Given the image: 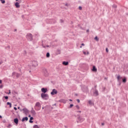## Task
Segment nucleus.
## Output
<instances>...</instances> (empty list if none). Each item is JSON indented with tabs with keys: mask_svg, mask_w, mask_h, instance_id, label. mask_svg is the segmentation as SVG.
<instances>
[{
	"mask_svg": "<svg viewBox=\"0 0 128 128\" xmlns=\"http://www.w3.org/2000/svg\"><path fill=\"white\" fill-rule=\"evenodd\" d=\"M34 108L36 110H40L42 108V105L40 102H36Z\"/></svg>",
	"mask_w": 128,
	"mask_h": 128,
	"instance_id": "obj_1",
	"label": "nucleus"
},
{
	"mask_svg": "<svg viewBox=\"0 0 128 128\" xmlns=\"http://www.w3.org/2000/svg\"><path fill=\"white\" fill-rule=\"evenodd\" d=\"M41 98H43V100H48V94H46L42 93L41 94Z\"/></svg>",
	"mask_w": 128,
	"mask_h": 128,
	"instance_id": "obj_2",
	"label": "nucleus"
},
{
	"mask_svg": "<svg viewBox=\"0 0 128 128\" xmlns=\"http://www.w3.org/2000/svg\"><path fill=\"white\" fill-rule=\"evenodd\" d=\"M26 38L30 42L32 40V34H28L26 36Z\"/></svg>",
	"mask_w": 128,
	"mask_h": 128,
	"instance_id": "obj_3",
	"label": "nucleus"
},
{
	"mask_svg": "<svg viewBox=\"0 0 128 128\" xmlns=\"http://www.w3.org/2000/svg\"><path fill=\"white\" fill-rule=\"evenodd\" d=\"M82 90L84 92H88V86H84L82 88Z\"/></svg>",
	"mask_w": 128,
	"mask_h": 128,
	"instance_id": "obj_4",
	"label": "nucleus"
},
{
	"mask_svg": "<svg viewBox=\"0 0 128 128\" xmlns=\"http://www.w3.org/2000/svg\"><path fill=\"white\" fill-rule=\"evenodd\" d=\"M58 94V90L56 89H53L52 90V92H50V94L52 96H54V94Z\"/></svg>",
	"mask_w": 128,
	"mask_h": 128,
	"instance_id": "obj_5",
	"label": "nucleus"
},
{
	"mask_svg": "<svg viewBox=\"0 0 128 128\" xmlns=\"http://www.w3.org/2000/svg\"><path fill=\"white\" fill-rule=\"evenodd\" d=\"M94 96H98V91L96 89H95L94 92Z\"/></svg>",
	"mask_w": 128,
	"mask_h": 128,
	"instance_id": "obj_6",
	"label": "nucleus"
},
{
	"mask_svg": "<svg viewBox=\"0 0 128 128\" xmlns=\"http://www.w3.org/2000/svg\"><path fill=\"white\" fill-rule=\"evenodd\" d=\"M43 72L45 76H48V70H46V69H44Z\"/></svg>",
	"mask_w": 128,
	"mask_h": 128,
	"instance_id": "obj_7",
	"label": "nucleus"
},
{
	"mask_svg": "<svg viewBox=\"0 0 128 128\" xmlns=\"http://www.w3.org/2000/svg\"><path fill=\"white\" fill-rule=\"evenodd\" d=\"M41 91L42 92H44L43 94H46V92H48V88H42L41 89Z\"/></svg>",
	"mask_w": 128,
	"mask_h": 128,
	"instance_id": "obj_8",
	"label": "nucleus"
},
{
	"mask_svg": "<svg viewBox=\"0 0 128 128\" xmlns=\"http://www.w3.org/2000/svg\"><path fill=\"white\" fill-rule=\"evenodd\" d=\"M78 120H80V122H84V118H82L80 117V116H79L78 117Z\"/></svg>",
	"mask_w": 128,
	"mask_h": 128,
	"instance_id": "obj_9",
	"label": "nucleus"
},
{
	"mask_svg": "<svg viewBox=\"0 0 128 128\" xmlns=\"http://www.w3.org/2000/svg\"><path fill=\"white\" fill-rule=\"evenodd\" d=\"M24 120H26V122H28V118L26 116L23 118L22 119V122H24Z\"/></svg>",
	"mask_w": 128,
	"mask_h": 128,
	"instance_id": "obj_10",
	"label": "nucleus"
},
{
	"mask_svg": "<svg viewBox=\"0 0 128 128\" xmlns=\"http://www.w3.org/2000/svg\"><path fill=\"white\" fill-rule=\"evenodd\" d=\"M92 70V72H98V69H96V66H93Z\"/></svg>",
	"mask_w": 128,
	"mask_h": 128,
	"instance_id": "obj_11",
	"label": "nucleus"
},
{
	"mask_svg": "<svg viewBox=\"0 0 128 128\" xmlns=\"http://www.w3.org/2000/svg\"><path fill=\"white\" fill-rule=\"evenodd\" d=\"M14 122L16 124H18V118H16L14 119Z\"/></svg>",
	"mask_w": 128,
	"mask_h": 128,
	"instance_id": "obj_12",
	"label": "nucleus"
},
{
	"mask_svg": "<svg viewBox=\"0 0 128 128\" xmlns=\"http://www.w3.org/2000/svg\"><path fill=\"white\" fill-rule=\"evenodd\" d=\"M15 6H16V8H20V3L18 2H16V3H15Z\"/></svg>",
	"mask_w": 128,
	"mask_h": 128,
	"instance_id": "obj_13",
	"label": "nucleus"
},
{
	"mask_svg": "<svg viewBox=\"0 0 128 128\" xmlns=\"http://www.w3.org/2000/svg\"><path fill=\"white\" fill-rule=\"evenodd\" d=\"M23 112H24V114H28V109L24 108L22 109Z\"/></svg>",
	"mask_w": 128,
	"mask_h": 128,
	"instance_id": "obj_14",
	"label": "nucleus"
},
{
	"mask_svg": "<svg viewBox=\"0 0 128 128\" xmlns=\"http://www.w3.org/2000/svg\"><path fill=\"white\" fill-rule=\"evenodd\" d=\"M62 64H64V66H68V62L64 61L62 62Z\"/></svg>",
	"mask_w": 128,
	"mask_h": 128,
	"instance_id": "obj_15",
	"label": "nucleus"
},
{
	"mask_svg": "<svg viewBox=\"0 0 128 128\" xmlns=\"http://www.w3.org/2000/svg\"><path fill=\"white\" fill-rule=\"evenodd\" d=\"M30 112H31V113H32V114H34V116L36 115V111H34V108H32Z\"/></svg>",
	"mask_w": 128,
	"mask_h": 128,
	"instance_id": "obj_16",
	"label": "nucleus"
},
{
	"mask_svg": "<svg viewBox=\"0 0 128 128\" xmlns=\"http://www.w3.org/2000/svg\"><path fill=\"white\" fill-rule=\"evenodd\" d=\"M120 78H122L120 77V76H117V79H118V82H120Z\"/></svg>",
	"mask_w": 128,
	"mask_h": 128,
	"instance_id": "obj_17",
	"label": "nucleus"
},
{
	"mask_svg": "<svg viewBox=\"0 0 128 128\" xmlns=\"http://www.w3.org/2000/svg\"><path fill=\"white\" fill-rule=\"evenodd\" d=\"M61 102H63L64 104H66V100L64 99H62L60 100Z\"/></svg>",
	"mask_w": 128,
	"mask_h": 128,
	"instance_id": "obj_18",
	"label": "nucleus"
},
{
	"mask_svg": "<svg viewBox=\"0 0 128 128\" xmlns=\"http://www.w3.org/2000/svg\"><path fill=\"white\" fill-rule=\"evenodd\" d=\"M122 82H124V84H126V78H124L122 79Z\"/></svg>",
	"mask_w": 128,
	"mask_h": 128,
	"instance_id": "obj_19",
	"label": "nucleus"
},
{
	"mask_svg": "<svg viewBox=\"0 0 128 128\" xmlns=\"http://www.w3.org/2000/svg\"><path fill=\"white\" fill-rule=\"evenodd\" d=\"M7 104L8 106H10V108H12V103L10 102H7Z\"/></svg>",
	"mask_w": 128,
	"mask_h": 128,
	"instance_id": "obj_20",
	"label": "nucleus"
},
{
	"mask_svg": "<svg viewBox=\"0 0 128 128\" xmlns=\"http://www.w3.org/2000/svg\"><path fill=\"white\" fill-rule=\"evenodd\" d=\"M94 40H96V42H98V40H99V39H98V38L97 36H96L94 38Z\"/></svg>",
	"mask_w": 128,
	"mask_h": 128,
	"instance_id": "obj_21",
	"label": "nucleus"
},
{
	"mask_svg": "<svg viewBox=\"0 0 128 128\" xmlns=\"http://www.w3.org/2000/svg\"><path fill=\"white\" fill-rule=\"evenodd\" d=\"M50 52H47L46 54V58H50Z\"/></svg>",
	"mask_w": 128,
	"mask_h": 128,
	"instance_id": "obj_22",
	"label": "nucleus"
},
{
	"mask_svg": "<svg viewBox=\"0 0 128 128\" xmlns=\"http://www.w3.org/2000/svg\"><path fill=\"white\" fill-rule=\"evenodd\" d=\"M2 4H6V0H0Z\"/></svg>",
	"mask_w": 128,
	"mask_h": 128,
	"instance_id": "obj_23",
	"label": "nucleus"
},
{
	"mask_svg": "<svg viewBox=\"0 0 128 128\" xmlns=\"http://www.w3.org/2000/svg\"><path fill=\"white\" fill-rule=\"evenodd\" d=\"M34 128H40V127L38 125H34Z\"/></svg>",
	"mask_w": 128,
	"mask_h": 128,
	"instance_id": "obj_24",
	"label": "nucleus"
},
{
	"mask_svg": "<svg viewBox=\"0 0 128 128\" xmlns=\"http://www.w3.org/2000/svg\"><path fill=\"white\" fill-rule=\"evenodd\" d=\"M88 104H92V101L91 100H90L88 101Z\"/></svg>",
	"mask_w": 128,
	"mask_h": 128,
	"instance_id": "obj_25",
	"label": "nucleus"
},
{
	"mask_svg": "<svg viewBox=\"0 0 128 128\" xmlns=\"http://www.w3.org/2000/svg\"><path fill=\"white\" fill-rule=\"evenodd\" d=\"M76 108H77V110H80V106L78 105L76 106Z\"/></svg>",
	"mask_w": 128,
	"mask_h": 128,
	"instance_id": "obj_26",
	"label": "nucleus"
},
{
	"mask_svg": "<svg viewBox=\"0 0 128 128\" xmlns=\"http://www.w3.org/2000/svg\"><path fill=\"white\" fill-rule=\"evenodd\" d=\"M73 106H74V104H70V106L68 108H72Z\"/></svg>",
	"mask_w": 128,
	"mask_h": 128,
	"instance_id": "obj_27",
	"label": "nucleus"
},
{
	"mask_svg": "<svg viewBox=\"0 0 128 128\" xmlns=\"http://www.w3.org/2000/svg\"><path fill=\"white\" fill-rule=\"evenodd\" d=\"M78 9L80 10H82V6H80L78 7Z\"/></svg>",
	"mask_w": 128,
	"mask_h": 128,
	"instance_id": "obj_28",
	"label": "nucleus"
},
{
	"mask_svg": "<svg viewBox=\"0 0 128 128\" xmlns=\"http://www.w3.org/2000/svg\"><path fill=\"white\" fill-rule=\"evenodd\" d=\"M4 98L5 100H8V96H4Z\"/></svg>",
	"mask_w": 128,
	"mask_h": 128,
	"instance_id": "obj_29",
	"label": "nucleus"
},
{
	"mask_svg": "<svg viewBox=\"0 0 128 128\" xmlns=\"http://www.w3.org/2000/svg\"><path fill=\"white\" fill-rule=\"evenodd\" d=\"M29 122H30V124H32V122H34V121H32V120H30Z\"/></svg>",
	"mask_w": 128,
	"mask_h": 128,
	"instance_id": "obj_30",
	"label": "nucleus"
},
{
	"mask_svg": "<svg viewBox=\"0 0 128 128\" xmlns=\"http://www.w3.org/2000/svg\"><path fill=\"white\" fill-rule=\"evenodd\" d=\"M112 8H116V5H113L112 6Z\"/></svg>",
	"mask_w": 128,
	"mask_h": 128,
	"instance_id": "obj_31",
	"label": "nucleus"
},
{
	"mask_svg": "<svg viewBox=\"0 0 128 128\" xmlns=\"http://www.w3.org/2000/svg\"><path fill=\"white\" fill-rule=\"evenodd\" d=\"M58 54H60V50H58Z\"/></svg>",
	"mask_w": 128,
	"mask_h": 128,
	"instance_id": "obj_32",
	"label": "nucleus"
},
{
	"mask_svg": "<svg viewBox=\"0 0 128 128\" xmlns=\"http://www.w3.org/2000/svg\"><path fill=\"white\" fill-rule=\"evenodd\" d=\"M76 102H78L80 103V99H77V100H76Z\"/></svg>",
	"mask_w": 128,
	"mask_h": 128,
	"instance_id": "obj_33",
	"label": "nucleus"
},
{
	"mask_svg": "<svg viewBox=\"0 0 128 128\" xmlns=\"http://www.w3.org/2000/svg\"><path fill=\"white\" fill-rule=\"evenodd\" d=\"M30 120H34V117H30Z\"/></svg>",
	"mask_w": 128,
	"mask_h": 128,
	"instance_id": "obj_34",
	"label": "nucleus"
},
{
	"mask_svg": "<svg viewBox=\"0 0 128 128\" xmlns=\"http://www.w3.org/2000/svg\"><path fill=\"white\" fill-rule=\"evenodd\" d=\"M106 52H108V48H106Z\"/></svg>",
	"mask_w": 128,
	"mask_h": 128,
	"instance_id": "obj_35",
	"label": "nucleus"
},
{
	"mask_svg": "<svg viewBox=\"0 0 128 128\" xmlns=\"http://www.w3.org/2000/svg\"><path fill=\"white\" fill-rule=\"evenodd\" d=\"M14 110H18V108H16V107H14Z\"/></svg>",
	"mask_w": 128,
	"mask_h": 128,
	"instance_id": "obj_36",
	"label": "nucleus"
},
{
	"mask_svg": "<svg viewBox=\"0 0 128 128\" xmlns=\"http://www.w3.org/2000/svg\"><path fill=\"white\" fill-rule=\"evenodd\" d=\"M83 54H86V52H83Z\"/></svg>",
	"mask_w": 128,
	"mask_h": 128,
	"instance_id": "obj_37",
	"label": "nucleus"
},
{
	"mask_svg": "<svg viewBox=\"0 0 128 128\" xmlns=\"http://www.w3.org/2000/svg\"><path fill=\"white\" fill-rule=\"evenodd\" d=\"M81 46H84V44H82Z\"/></svg>",
	"mask_w": 128,
	"mask_h": 128,
	"instance_id": "obj_38",
	"label": "nucleus"
},
{
	"mask_svg": "<svg viewBox=\"0 0 128 128\" xmlns=\"http://www.w3.org/2000/svg\"><path fill=\"white\" fill-rule=\"evenodd\" d=\"M60 22H64V20H60Z\"/></svg>",
	"mask_w": 128,
	"mask_h": 128,
	"instance_id": "obj_39",
	"label": "nucleus"
},
{
	"mask_svg": "<svg viewBox=\"0 0 128 128\" xmlns=\"http://www.w3.org/2000/svg\"><path fill=\"white\" fill-rule=\"evenodd\" d=\"M76 112H82V111H80V110L77 111Z\"/></svg>",
	"mask_w": 128,
	"mask_h": 128,
	"instance_id": "obj_40",
	"label": "nucleus"
},
{
	"mask_svg": "<svg viewBox=\"0 0 128 128\" xmlns=\"http://www.w3.org/2000/svg\"><path fill=\"white\" fill-rule=\"evenodd\" d=\"M46 48H50V46L46 45Z\"/></svg>",
	"mask_w": 128,
	"mask_h": 128,
	"instance_id": "obj_41",
	"label": "nucleus"
},
{
	"mask_svg": "<svg viewBox=\"0 0 128 128\" xmlns=\"http://www.w3.org/2000/svg\"><path fill=\"white\" fill-rule=\"evenodd\" d=\"M0 88H2V85H1V86H0Z\"/></svg>",
	"mask_w": 128,
	"mask_h": 128,
	"instance_id": "obj_42",
	"label": "nucleus"
},
{
	"mask_svg": "<svg viewBox=\"0 0 128 128\" xmlns=\"http://www.w3.org/2000/svg\"><path fill=\"white\" fill-rule=\"evenodd\" d=\"M86 32H90V30L88 29V30H86Z\"/></svg>",
	"mask_w": 128,
	"mask_h": 128,
	"instance_id": "obj_43",
	"label": "nucleus"
},
{
	"mask_svg": "<svg viewBox=\"0 0 128 128\" xmlns=\"http://www.w3.org/2000/svg\"><path fill=\"white\" fill-rule=\"evenodd\" d=\"M2 64V61H0V64Z\"/></svg>",
	"mask_w": 128,
	"mask_h": 128,
	"instance_id": "obj_44",
	"label": "nucleus"
},
{
	"mask_svg": "<svg viewBox=\"0 0 128 128\" xmlns=\"http://www.w3.org/2000/svg\"><path fill=\"white\" fill-rule=\"evenodd\" d=\"M43 48H46V46H43Z\"/></svg>",
	"mask_w": 128,
	"mask_h": 128,
	"instance_id": "obj_45",
	"label": "nucleus"
},
{
	"mask_svg": "<svg viewBox=\"0 0 128 128\" xmlns=\"http://www.w3.org/2000/svg\"><path fill=\"white\" fill-rule=\"evenodd\" d=\"M10 94V90H9V92L8 93V94Z\"/></svg>",
	"mask_w": 128,
	"mask_h": 128,
	"instance_id": "obj_46",
	"label": "nucleus"
},
{
	"mask_svg": "<svg viewBox=\"0 0 128 128\" xmlns=\"http://www.w3.org/2000/svg\"><path fill=\"white\" fill-rule=\"evenodd\" d=\"M102 126H104V123H102Z\"/></svg>",
	"mask_w": 128,
	"mask_h": 128,
	"instance_id": "obj_47",
	"label": "nucleus"
},
{
	"mask_svg": "<svg viewBox=\"0 0 128 128\" xmlns=\"http://www.w3.org/2000/svg\"><path fill=\"white\" fill-rule=\"evenodd\" d=\"M70 102H72V99L69 100Z\"/></svg>",
	"mask_w": 128,
	"mask_h": 128,
	"instance_id": "obj_48",
	"label": "nucleus"
},
{
	"mask_svg": "<svg viewBox=\"0 0 128 128\" xmlns=\"http://www.w3.org/2000/svg\"><path fill=\"white\" fill-rule=\"evenodd\" d=\"M65 6H68V4H65Z\"/></svg>",
	"mask_w": 128,
	"mask_h": 128,
	"instance_id": "obj_49",
	"label": "nucleus"
},
{
	"mask_svg": "<svg viewBox=\"0 0 128 128\" xmlns=\"http://www.w3.org/2000/svg\"><path fill=\"white\" fill-rule=\"evenodd\" d=\"M12 76H14V72H13V73L12 74Z\"/></svg>",
	"mask_w": 128,
	"mask_h": 128,
	"instance_id": "obj_50",
	"label": "nucleus"
},
{
	"mask_svg": "<svg viewBox=\"0 0 128 128\" xmlns=\"http://www.w3.org/2000/svg\"><path fill=\"white\" fill-rule=\"evenodd\" d=\"M53 106H56V104H54L52 105Z\"/></svg>",
	"mask_w": 128,
	"mask_h": 128,
	"instance_id": "obj_51",
	"label": "nucleus"
},
{
	"mask_svg": "<svg viewBox=\"0 0 128 128\" xmlns=\"http://www.w3.org/2000/svg\"><path fill=\"white\" fill-rule=\"evenodd\" d=\"M2 80H0V84H2Z\"/></svg>",
	"mask_w": 128,
	"mask_h": 128,
	"instance_id": "obj_52",
	"label": "nucleus"
},
{
	"mask_svg": "<svg viewBox=\"0 0 128 128\" xmlns=\"http://www.w3.org/2000/svg\"><path fill=\"white\" fill-rule=\"evenodd\" d=\"M2 118V116L0 115V118Z\"/></svg>",
	"mask_w": 128,
	"mask_h": 128,
	"instance_id": "obj_53",
	"label": "nucleus"
},
{
	"mask_svg": "<svg viewBox=\"0 0 128 128\" xmlns=\"http://www.w3.org/2000/svg\"><path fill=\"white\" fill-rule=\"evenodd\" d=\"M18 110H20V107L18 108Z\"/></svg>",
	"mask_w": 128,
	"mask_h": 128,
	"instance_id": "obj_54",
	"label": "nucleus"
},
{
	"mask_svg": "<svg viewBox=\"0 0 128 128\" xmlns=\"http://www.w3.org/2000/svg\"><path fill=\"white\" fill-rule=\"evenodd\" d=\"M28 118H30V115H29V116H28Z\"/></svg>",
	"mask_w": 128,
	"mask_h": 128,
	"instance_id": "obj_55",
	"label": "nucleus"
},
{
	"mask_svg": "<svg viewBox=\"0 0 128 128\" xmlns=\"http://www.w3.org/2000/svg\"><path fill=\"white\" fill-rule=\"evenodd\" d=\"M44 108L42 107V109L44 110Z\"/></svg>",
	"mask_w": 128,
	"mask_h": 128,
	"instance_id": "obj_56",
	"label": "nucleus"
},
{
	"mask_svg": "<svg viewBox=\"0 0 128 128\" xmlns=\"http://www.w3.org/2000/svg\"><path fill=\"white\" fill-rule=\"evenodd\" d=\"M9 126H12L10 124H9Z\"/></svg>",
	"mask_w": 128,
	"mask_h": 128,
	"instance_id": "obj_57",
	"label": "nucleus"
},
{
	"mask_svg": "<svg viewBox=\"0 0 128 128\" xmlns=\"http://www.w3.org/2000/svg\"><path fill=\"white\" fill-rule=\"evenodd\" d=\"M24 15H22V18H24Z\"/></svg>",
	"mask_w": 128,
	"mask_h": 128,
	"instance_id": "obj_58",
	"label": "nucleus"
},
{
	"mask_svg": "<svg viewBox=\"0 0 128 128\" xmlns=\"http://www.w3.org/2000/svg\"><path fill=\"white\" fill-rule=\"evenodd\" d=\"M10 48V46H8V48Z\"/></svg>",
	"mask_w": 128,
	"mask_h": 128,
	"instance_id": "obj_59",
	"label": "nucleus"
},
{
	"mask_svg": "<svg viewBox=\"0 0 128 128\" xmlns=\"http://www.w3.org/2000/svg\"><path fill=\"white\" fill-rule=\"evenodd\" d=\"M16 0V2H18V0Z\"/></svg>",
	"mask_w": 128,
	"mask_h": 128,
	"instance_id": "obj_60",
	"label": "nucleus"
},
{
	"mask_svg": "<svg viewBox=\"0 0 128 128\" xmlns=\"http://www.w3.org/2000/svg\"><path fill=\"white\" fill-rule=\"evenodd\" d=\"M87 54H89L88 52Z\"/></svg>",
	"mask_w": 128,
	"mask_h": 128,
	"instance_id": "obj_61",
	"label": "nucleus"
},
{
	"mask_svg": "<svg viewBox=\"0 0 128 128\" xmlns=\"http://www.w3.org/2000/svg\"><path fill=\"white\" fill-rule=\"evenodd\" d=\"M20 112H22V109L20 110Z\"/></svg>",
	"mask_w": 128,
	"mask_h": 128,
	"instance_id": "obj_62",
	"label": "nucleus"
},
{
	"mask_svg": "<svg viewBox=\"0 0 128 128\" xmlns=\"http://www.w3.org/2000/svg\"><path fill=\"white\" fill-rule=\"evenodd\" d=\"M80 48H82V46H80Z\"/></svg>",
	"mask_w": 128,
	"mask_h": 128,
	"instance_id": "obj_63",
	"label": "nucleus"
},
{
	"mask_svg": "<svg viewBox=\"0 0 128 128\" xmlns=\"http://www.w3.org/2000/svg\"><path fill=\"white\" fill-rule=\"evenodd\" d=\"M16 30H15V31H16Z\"/></svg>",
	"mask_w": 128,
	"mask_h": 128,
	"instance_id": "obj_64",
	"label": "nucleus"
}]
</instances>
